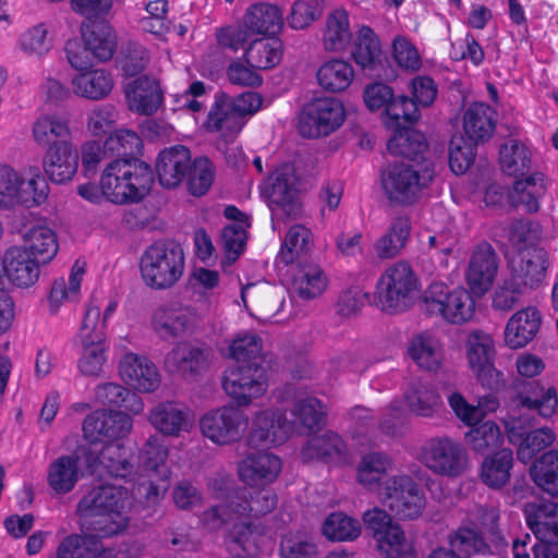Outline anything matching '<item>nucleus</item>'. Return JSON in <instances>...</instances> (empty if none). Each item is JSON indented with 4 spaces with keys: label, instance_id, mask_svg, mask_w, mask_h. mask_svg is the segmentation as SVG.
Listing matches in <instances>:
<instances>
[{
    "label": "nucleus",
    "instance_id": "f257e3e1",
    "mask_svg": "<svg viewBox=\"0 0 558 558\" xmlns=\"http://www.w3.org/2000/svg\"><path fill=\"white\" fill-rule=\"evenodd\" d=\"M155 174L141 159L111 160L101 174L102 187L116 204L141 202L150 192Z\"/></svg>",
    "mask_w": 558,
    "mask_h": 558
},
{
    "label": "nucleus",
    "instance_id": "f03ea898",
    "mask_svg": "<svg viewBox=\"0 0 558 558\" xmlns=\"http://www.w3.org/2000/svg\"><path fill=\"white\" fill-rule=\"evenodd\" d=\"M185 257L182 245L174 240H159L150 244L140 260L142 278L154 290L172 288L182 277Z\"/></svg>",
    "mask_w": 558,
    "mask_h": 558
},
{
    "label": "nucleus",
    "instance_id": "7ed1b4c3",
    "mask_svg": "<svg viewBox=\"0 0 558 558\" xmlns=\"http://www.w3.org/2000/svg\"><path fill=\"white\" fill-rule=\"evenodd\" d=\"M417 289L418 279L412 267L399 262L380 276L376 284V304L391 314L403 312L411 306Z\"/></svg>",
    "mask_w": 558,
    "mask_h": 558
},
{
    "label": "nucleus",
    "instance_id": "20e7f679",
    "mask_svg": "<svg viewBox=\"0 0 558 558\" xmlns=\"http://www.w3.org/2000/svg\"><path fill=\"white\" fill-rule=\"evenodd\" d=\"M420 310L430 316H441L451 324H463L474 315L475 303L463 288L450 289L442 282H433L425 291Z\"/></svg>",
    "mask_w": 558,
    "mask_h": 558
},
{
    "label": "nucleus",
    "instance_id": "39448f33",
    "mask_svg": "<svg viewBox=\"0 0 558 558\" xmlns=\"http://www.w3.org/2000/svg\"><path fill=\"white\" fill-rule=\"evenodd\" d=\"M299 177L290 163L278 167L265 182L263 194L275 218H296L301 211Z\"/></svg>",
    "mask_w": 558,
    "mask_h": 558
},
{
    "label": "nucleus",
    "instance_id": "423d86ee",
    "mask_svg": "<svg viewBox=\"0 0 558 558\" xmlns=\"http://www.w3.org/2000/svg\"><path fill=\"white\" fill-rule=\"evenodd\" d=\"M421 461L434 474L456 478L469 468L465 448L450 437H433L421 449Z\"/></svg>",
    "mask_w": 558,
    "mask_h": 558
},
{
    "label": "nucleus",
    "instance_id": "0eeeda50",
    "mask_svg": "<svg viewBox=\"0 0 558 558\" xmlns=\"http://www.w3.org/2000/svg\"><path fill=\"white\" fill-rule=\"evenodd\" d=\"M345 119L343 104L333 97H318L304 105L299 118V133L318 138L338 130Z\"/></svg>",
    "mask_w": 558,
    "mask_h": 558
},
{
    "label": "nucleus",
    "instance_id": "6e6552de",
    "mask_svg": "<svg viewBox=\"0 0 558 558\" xmlns=\"http://www.w3.org/2000/svg\"><path fill=\"white\" fill-rule=\"evenodd\" d=\"M432 179L433 171L427 165L420 170L404 162L389 166L381 175L388 199L401 205L412 204Z\"/></svg>",
    "mask_w": 558,
    "mask_h": 558
},
{
    "label": "nucleus",
    "instance_id": "1a4fd4ad",
    "mask_svg": "<svg viewBox=\"0 0 558 558\" xmlns=\"http://www.w3.org/2000/svg\"><path fill=\"white\" fill-rule=\"evenodd\" d=\"M222 387L238 407H247L267 390L266 368L258 361L236 363L225 372Z\"/></svg>",
    "mask_w": 558,
    "mask_h": 558
},
{
    "label": "nucleus",
    "instance_id": "9d476101",
    "mask_svg": "<svg viewBox=\"0 0 558 558\" xmlns=\"http://www.w3.org/2000/svg\"><path fill=\"white\" fill-rule=\"evenodd\" d=\"M363 521L376 541V547L385 558H415L412 546L405 541L403 531L392 522L383 509L373 508L364 512Z\"/></svg>",
    "mask_w": 558,
    "mask_h": 558
},
{
    "label": "nucleus",
    "instance_id": "9b49d317",
    "mask_svg": "<svg viewBox=\"0 0 558 558\" xmlns=\"http://www.w3.org/2000/svg\"><path fill=\"white\" fill-rule=\"evenodd\" d=\"M379 497L400 519H415L422 514L425 507L424 493L418 484L404 474L386 478Z\"/></svg>",
    "mask_w": 558,
    "mask_h": 558
},
{
    "label": "nucleus",
    "instance_id": "f8f14e48",
    "mask_svg": "<svg viewBox=\"0 0 558 558\" xmlns=\"http://www.w3.org/2000/svg\"><path fill=\"white\" fill-rule=\"evenodd\" d=\"M240 407L226 405L206 413L199 422L203 435L217 445L240 440L247 418Z\"/></svg>",
    "mask_w": 558,
    "mask_h": 558
},
{
    "label": "nucleus",
    "instance_id": "ddd939ff",
    "mask_svg": "<svg viewBox=\"0 0 558 558\" xmlns=\"http://www.w3.org/2000/svg\"><path fill=\"white\" fill-rule=\"evenodd\" d=\"M292 430L284 412L268 409L255 414L246 441L252 448H268L286 442Z\"/></svg>",
    "mask_w": 558,
    "mask_h": 558
},
{
    "label": "nucleus",
    "instance_id": "4468645a",
    "mask_svg": "<svg viewBox=\"0 0 558 558\" xmlns=\"http://www.w3.org/2000/svg\"><path fill=\"white\" fill-rule=\"evenodd\" d=\"M512 391L511 401L517 408L536 411L543 418H550L557 412V389L545 387L539 379H514Z\"/></svg>",
    "mask_w": 558,
    "mask_h": 558
},
{
    "label": "nucleus",
    "instance_id": "2eb2a0df",
    "mask_svg": "<svg viewBox=\"0 0 558 558\" xmlns=\"http://www.w3.org/2000/svg\"><path fill=\"white\" fill-rule=\"evenodd\" d=\"M213 355L204 342L181 341L167 353L165 364L171 372L196 378L209 368Z\"/></svg>",
    "mask_w": 558,
    "mask_h": 558
},
{
    "label": "nucleus",
    "instance_id": "dca6fc26",
    "mask_svg": "<svg viewBox=\"0 0 558 558\" xmlns=\"http://www.w3.org/2000/svg\"><path fill=\"white\" fill-rule=\"evenodd\" d=\"M132 420L128 413L114 410H97L83 422V435L90 444L118 440L129 434Z\"/></svg>",
    "mask_w": 558,
    "mask_h": 558
},
{
    "label": "nucleus",
    "instance_id": "f3484780",
    "mask_svg": "<svg viewBox=\"0 0 558 558\" xmlns=\"http://www.w3.org/2000/svg\"><path fill=\"white\" fill-rule=\"evenodd\" d=\"M262 104L263 98L256 92H245L231 98L227 93L219 90L208 112L207 123L213 130H222L233 116L241 118L254 114Z\"/></svg>",
    "mask_w": 558,
    "mask_h": 558
},
{
    "label": "nucleus",
    "instance_id": "a211bd4d",
    "mask_svg": "<svg viewBox=\"0 0 558 558\" xmlns=\"http://www.w3.org/2000/svg\"><path fill=\"white\" fill-rule=\"evenodd\" d=\"M192 167L191 150L184 145H173L159 151L155 170L159 184L172 190L180 186Z\"/></svg>",
    "mask_w": 558,
    "mask_h": 558
},
{
    "label": "nucleus",
    "instance_id": "6ab92c4d",
    "mask_svg": "<svg viewBox=\"0 0 558 558\" xmlns=\"http://www.w3.org/2000/svg\"><path fill=\"white\" fill-rule=\"evenodd\" d=\"M131 499L122 487L99 485L89 489L76 506L82 522L109 509H131Z\"/></svg>",
    "mask_w": 558,
    "mask_h": 558
},
{
    "label": "nucleus",
    "instance_id": "aec40b11",
    "mask_svg": "<svg viewBox=\"0 0 558 558\" xmlns=\"http://www.w3.org/2000/svg\"><path fill=\"white\" fill-rule=\"evenodd\" d=\"M499 258L494 247L483 242L473 251L468 266L466 280L471 291L483 295L493 286L498 272Z\"/></svg>",
    "mask_w": 558,
    "mask_h": 558
},
{
    "label": "nucleus",
    "instance_id": "412c9836",
    "mask_svg": "<svg viewBox=\"0 0 558 558\" xmlns=\"http://www.w3.org/2000/svg\"><path fill=\"white\" fill-rule=\"evenodd\" d=\"M526 525L541 543L558 544V502L534 500L524 504Z\"/></svg>",
    "mask_w": 558,
    "mask_h": 558
},
{
    "label": "nucleus",
    "instance_id": "4be33fe9",
    "mask_svg": "<svg viewBox=\"0 0 558 558\" xmlns=\"http://www.w3.org/2000/svg\"><path fill=\"white\" fill-rule=\"evenodd\" d=\"M518 253L519 258L510 262L511 277L525 289H537L544 282L549 267L547 251L534 247Z\"/></svg>",
    "mask_w": 558,
    "mask_h": 558
},
{
    "label": "nucleus",
    "instance_id": "5701e85b",
    "mask_svg": "<svg viewBox=\"0 0 558 558\" xmlns=\"http://www.w3.org/2000/svg\"><path fill=\"white\" fill-rule=\"evenodd\" d=\"M80 155L73 141L49 147L43 158V168L47 178L56 184L73 180L78 169Z\"/></svg>",
    "mask_w": 558,
    "mask_h": 558
},
{
    "label": "nucleus",
    "instance_id": "b1692460",
    "mask_svg": "<svg viewBox=\"0 0 558 558\" xmlns=\"http://www.w3.org/2000/svg\"><path fill=\"white\" fill-rule=\"evenodd\" d=\"M199 322L197 312L191 306L159 310L153 319L155 331L163 340L183 337L195 331Z\"/></svg>",
    "mask_w": 558,
    "mask_h": 558
},
{
    "label": "nucleus",
    "instance_id": "393cba45",
    "mask_svg": "<svg viewBox=\"0 0 558 558\" xmlns=\"http://www.w3.org/2000/svg\"><path fill=\"white\" fill-rule=\"evenodd\" d=\"M43 264L20 246L10 247L3 258L2 268L9 281L19 288L34 286L40 275Z\"/></svg>",
    "mask_w": 558,
    "mask_h": 558
},
{
    "label": "nucleus",
    "instance_id": "a878e982",
    "mask_svg": "<svg viewBox=\"0 0 558 558\" xmlns=\"http://www.w3.org/2000/svg\"><path fill=\"white\" fill-rule=\"evenodd\" d=\"M121 378L132 388L151 392L160 383V375L156 365L145 356L126 353L119 364Z\"/></svg>",
    "mask_w": 558,
    "mask_h": 558
},
{
    "label": "nucleus",
    "instance_id": "bb28decb",
    "mask_svg": "<svg viewBox=\"0 0 558 558\" xmlns=\"http://www.w3.org/2000/svg\"><path fill=\"white\" fill-rule=\"evenodd\" d=\"M81 33L84 44L97 61L106 62L112 58L117 38L106 20L87 17L81 25Z\"/></svg>",
    "mask_w": 558,
    "mask_h": 558
},
{
    "label": "nucleus",
    "instance_id": "cd10ccee",
    "mask_svg": "<svg viewBox=\"0 0 558 558\" xmlns=\"http://www.w3.org/2000/svg\"><path fill=\"white\" fill-rule=\"evenodd\" d=\"M241 299L250 311L247 302L263 319H269L278 314L284 304L283 291L268 282L248 283L241 289Z\"/></svg>",
    "mask_w": 558,
    "mask_h": 558
},
{
    "label": "nucleus",
    "instance_id": "c85d7f7f",
    "mask_svg": "<svg viewBox=\"0 0 558 558\" xmlns=\"http://www.w3.org/2000/svg\"><path fill=\"white\" fill-rule=\"evenodd\" d=\"M232 510L239 515L262 517L277 506V495L266 487L248 486L234 492L231 496Z\"/></svg>",
    "mask_w": 558,
    "mask_h": 558
},
{
    "label": "nucleus",
    "instance_id": "c756f323",
    "mask_svg": "<svg viewBox=\"0 0 558 558\" xmlns=\"http://www.w3.org/2000/svg\"><path fill=\"white\" fill-rule=\"evenodd\" d=\"M281 466L279 457L268 452H258L246 457L239 464V476L247 486L267 485L276 480Z\"/></svg>",
    "mask_w": 558,
    "mask_h": 558
},
{
    "label": "nucleus",
    "instance_id": "7c9ffc66",
    "mask_svg": "<svg viewBox=\"0 0 558 558\" xmlns=\"http://www.w3.org/2000/svg\"><path fill=\"white\" fill-rule=\"evenodd\" d=\"M542 316L536 307H526L514 313L505 328V342L510 349H521L537 335Z\"/></svg>",
    "mask_w": 558,
    "mask_h": 558
},
{
    "label": "nucleus",
    "instance_id": "2f4dec72",
    "mask_svg": "<svg viewBox=\"0 0 558 558\" xmlns=\"http://www.w3.org/2000/svg\"><path fill=\"white\" fill-rule=\"evenodd\" d=\"M125 94L130 108L146 116L155 113L163 100L159 83L146 75L134 80Z\"/></svg>",
    "mask_w": 558,
    "mask_h": 558
},
{
    "label": "nucleus",
    "instance_id": "473e14b6",
    "mask_svg": "<svg viewBox=\"0 0 558 558\" xmlns=\"http://www.w3.org/2000/svg\"><path fill=\"white\" fill-rule=\"evenodd\" d=\"M243 23L252 36H275L282 29L284 19L277 5L262 2L253 4L246 10Z\"/></svg>",
    "mask_w": 558,
    "mask_h": 558
},
{
    "label": "nucleus",
    "instance_id": "72a5a7b5",
    "mask_svg": "<svg viewBox=\"0 0 558 558\" xmlns=\"http://www.w3.org/2000/svg\"><path fill=\"white\" fill-rule=\"evenodd\" d=\"M496 111L488 105L474 102L463 116V129L475 144L488 141L496 128Z\"/></svg>",
    "mask_w": 558,
    "mask_h": 558
},
{
    "label": "nucleus",
    "instance_id": "f704fd0d",
    "mask_svg": "<svg viewBox=\"0 0 558 558\" xmlns=\"http://www.w3.org/2000/svg\"><path fill=\"white\" fill-rule=\"evenodd\" d=\"M73 93L89 100L106 98L113 88V78L104 69H86L72 78Z\"/></svg>",
    "mask_w": 558,
    "mask_h": 558
},
{
    "label": "nucleus",
    "instance_id": "c9c22d12",
    "mask_svg": "<svg viewBox=\"0 0 558 558\" xmlns=\"http://www.w3.org/2000/svg\"><path fill=\"white\" fill-rule=\"evenodd\" d=\"M513 462V451L509 448L487 454L481 465V481L493 489L505 487L510 480Z\"/></svg>",
    "mask_w": 558,
    "mask_h": 558
},
{
    "label": "nucleus",
    "instance_id": "e433bc0d",
    "mask_svg": "<svg viewBox=\"0 0 558 558\" xmlns=\"http://www.w3.org/2000/svg\"><path fill=\"white\" fill-rule=\"evenodd\" d=\"M130 509H109L80 522L81 529L98 541L122 533L130 523Z\"/></svg>",
    "mask_w": 558,
    "mask_h": 558
},
{
    "label": "nucleus",
    "instance_id": "4c0bfd02",
    "mask_svg": "<svg viewBox=\"0 0 558 558\" xmlns=\"http://www.w3.org/2000/svg\"><path fill=\"white\" fill-rule=\"evenodd\" d=\"M546 190L545 175L534 172L526 178L517 179L509 197L513 206L522 205L525 211L534 214L539 210V199L545 195Z\"/></svg>",
    "mask_w": 558,
    "mask_h": 558
},
{
    "label": "nucleus",
    "instance_id": "58836bf2",
    "mask_svg": "<svg viewBox=\"0 0 558 558\" xmlns=\"http://www.w3.org/2000/svg\"><path fill=\"white\" fill-rule=\"evenodd\" d=\"M326 283V277L317 264L299 260L293 271L292 287L301 299L312 300L317 298L325 290Z\"/></svg>",
    "mask_w": 558,
    "mask_h": 558
},
{
    "label": "nucleus",
    "instance_id": "ea45409f",
    "mask_svg": "<svg viewBox=\"0 0 558 558\" xmlns=\"http://www.w3.org/2000/svg\"><path fill=\"white\" fill-rule=\"evenodd\" d=\"M95 397L102 405L121 409L124 413L138 414L144 408V403L136 392L116 383L97 386Z\"/></svg>",
    "mask_w": 558,
    "mask_h": 558
},
{
    "label": "nucleus",
    "instance_id": "a19ab883",
    "mask_svg": "<svg viewBox=\"0 0 558 558\" xmlns=\"http://www.w3.org/2000/svg\"><path fill=\"white\" fill-rule=\"evenodd\" d=\"M387 149L391 155L418 160L427 150V142L422 132L412 126H403L393 131V135L387 143Z\"/></svg>",
    "mask_w": 558,
    "mask_h": 558
},
{
    "label": "nucleus",
    "instance_id": "79ce46f5",
    "mask_svg": "<svg viewBox=\"0 0 558 558\" xmlns=\"http://www.w3.org/2000/svg\"><path fill=\"white\" fill-rule=\"evenodd\" d=\"M20 247L28 251L31 256L46 265L56 256L59 245L52 229L46 226H35L26 231L24 245Z\"/></svg>",
    "mask_w": 558,
    "mask_h": 558
},
{
    "label": "nucleus",
    "instance_id": "37998d69",
    "mask_svg": "<svg viewBox=\"0 0 558 558\" xmlns=\"http://www.w3.org/2000/svg\"><path fill=\"white\" fill-rule=\"evenodd\" d=\"M35 142L47 150L49 147L60 146L72 141V133L68 122L56 116L39 118L33 126Z\"/></svg>",
    "mask_w": 558,
    "mask_h": 558
},
{
    "label": "nucleus",
    "instance_id": "c03bdc74",
    "mask_svg": "<svg viewBox=\"0 0 558 558\" xmlns=\"http://www.w3.org/2000/svg\"><path fill=\"white\" fill-rule=\"evenodd\" d=\"M351 54L363 70L374 71L381 63L380 41L369 26L363 25L359 29Z\"/></svg>",
    "mask_w": 558,
    "mask_h": 558
},
{
    "label": "nucleus",
    "instance_id": "a18cd8bd",
    "mask_svg": "<svg viewBox=\"0 0 558 558\" xmlns=\"http://www.w3.org/2000/svg\"><path fill=\"white\" fill-rule=\"evenodd\" d=\"M318 84L327 92L345 90L354 78V70L349 61L331 59L324 62L316 73Z\"/></svg>",
    "mask_w": 558,
    "mask_h": 558
},
{
    "label": "nucleus",
    "instance_id": "49530a36",
    "mask_svg": "<svg viewBox=\"0 0 558 558\" xmlns=\"http://www.w3.org/2000/svg\"><path fill=\"white\" fill-rule=\"evenodd\" d=\"M533 482L551 497L558 498V450L550 449L530 466Z\"/></svg>",
    "mask_w": 558,
    "mask_h": 558
},
{
    "label": "nucleus",
    "instance_id": "de8ad7c7",
    "mask_svg": "<svg viewBox=\"0 0 558 558\" xmlns=\"http://www.w3.org/2000/svg\"><path fill=\"white\" fill-rule=\"evenodd\" d=\"M80 480L77 457L63 454L57 458L48 469L47 481L57 494L70 493Z\"/></svg>",
    "mask_w": 558,
    "mask_h": 558
},
{
    "label": "nucleus",
    "instance_id": "09e8293b",
    "mask_svg": "<svg viewBox=\"0 0 558 558\" xmlns=\"http://www.w3.org/2000/svg\"><path fill=\"white\" fill-rule=\"evenodd\" d=\"M411 231V221L407 216L395 218L387 232L375 243V251L379 258H392L405 246Z\"/></svg>",
    "mask_w": 558,
    "mask_h": 558
},
{
    "label": "nucleus",
    "instance_id": "8fccbe9b",
    "mask_svg": "<svg viewBox=\"0 0 558 558\" xmlns=\"http://www.w3.org/2000/svg\"><path fill=\"white\" fill-rule=\"evenodd\" d=\"M102 468L112 477L125 478L135 472L131 448L120 441H110L102 447Z\"/></svg>",
    "mask_w": 558,
    "mask_h": 558
},
{
    "label": "nucleus",
    "instance_id": "3c124183",
    "mask_svg": "<svg viewBox=\"0 0 558 558\" xmlns=\"http://www.w3.org/2000/svg\"><path fill=\"white\" fill-rule=\"evenodd\" d=\"M311 236L312 232L306 227L292 226L284 238L277 260L284 265L307 260L306 254L310 251Z\"/></svg>",
    "mask_w": 558,
    "mask_h": 558
},
{
    "label": "nucleus",
    "instance_id": "603ef678",
    "mask_svg": "<svg viewBox=\"0 0 558 558\" xmlns=\"http://www.w3.org/2000/svg\"><path fill=\"white\" fill-rule=\"evenodd\" d=\"M345 453L347 446L344 441L333 432L312 437L304 451L306 457L325 462L342 461L345 459Z\"/></svg>",
    "mask_w": 558,
    "mask_h": 558
},
{
    "label": "nucleus",
    "instance_id": "864d4df0",
    "mask_svg": "<svg viewBox=\"0 0 558 558\" xmlns=\"http://www.w3.org/2000/svg\"><path fill=\"white\" fill-rule=\"evenodd\" d=\"M149 421L163 435L178 436L186 429L185 413L173 402H162L151 409Z\"/></svg>",
    "mask_w": 558,
    "mask_h": 558
},
{
    "label": "nucleus",
    "instance_id": "5fc2aeb1",
    "mask_svg": "<svg viewBox=\"0 0 558 558\" xmlns=\"http://www.w3.org/2000/svg\"><path fill=\"white\" fill-rule=\"evenodd\" d=\"M244 57L253 69H271L281 61L282 43L279 39H255L246 48Z\"/></svg>",
    "mask_w": 558,
    "mask_h": 558
},
{
    "label": "nucleus",
    "instance_id": "6e6d98bb",
    "mask_svg": "<svg viewBox=\"0 0 558 558\" xmlns=\"http://www.w3.org/2000/svg\"><path fill=\"white\" fill-rule=\"evenodd\" d=\"M421 118L415 101L405 95L392 97L385 109L384 124L389 130L412 126Z\"/></svg>",
    "mask_w": 558,
    "mask_h": 558
},
{
    "label": "nucleus",
    "instance_id": "4d7b16f0",
    "mask_svg": "<svg viewBox=\"0 0 558 558\" xmlns=\"http://www.w3.org/2000/svg\"><path fill=\"white\" fill-rule=\"evenodd\" d=\"M104 147L113 160L140 159L143 141L134 131L119 130L104 141Z\"/></svg>",
    "mask_w": 558,
    "mask_h": 558
},
{
    "label": "nucleus",
    "instance_id": "13d9d810",
    "mask_svg": "<svg viewBox=\"0 0 558 558\" xmlns=\"http://www.w3.org/2000/svg\"><path fill=\"white\" fill-rule=\"evenodd\" d=\"M352 33L349 28V17L344 10H335L328 14L323 35L324 47L328 51L344 50L351 43Z\"/></svg>",
    "mask_w": 558,
    "mask_h": 558
},
{
    "label": "nucleus",
    "instance_id": "bf43d9fd",
    "mask_svg": "<svg viewBox=\"0 0 558 558\" xmlns=\"http://www.w3.org/2000/svg\"><path fill=\"white\" fill-rule=\"evenodd\" d=\"M101 550L96 536L71 534L61 541L50 558H99Z\"/></svg>",
    "mask_w": 558,
    "mask_h": 558
},
{
    "label": "nucleus",
    "instance_id": "052dcab7",
    "mask_svg": "<svg viewBox=\"0 0 558 558\" xmlns=\"http://www.w3.org/2000/svg\"><path fill=\"white\" fill-rule=\"evenodd\" d=\"M410 410L421 416H430L440 403L437 390L427 381L414 380L405 392Z\"/></svg>",
    "mask_w": 558,
    "mask_h": 558
},
{
    "label": "nucleus",
    "instance_id": "680f3d73",
    "mask_svg": "<svg viewBox=\"0 0 558 558\" xmlns=\"http://www.w3.org/2000/svg\"><path fill=\"white\" fill-rule=\"evenodd\" d=\"M450 548L462 558H470L473 555L492 554L482 533L470 527H459L448 536Z\"/></svg>",
    "mask_w": 558,
    "mask_h": 558
},
{
    "label": "nucleus",
    "instance_id": "e2e57ef3",
    "mask_svg": "<svg viewBox=\"0 0 558 558\" xmlns=\"http://www.w3.org/2000/svg\"><path fill=\"white\" fill-rule=\"evenodd\" d=\"M499 155L501 170L506 174L514 177L515 180L533 173L530 153L525 145L518 142L511 146L502 145Z\"/></svg>",
    "mask_w": 558,
    "mask_h": 558
},
{
    "label": "nucleus",
    "instance_id": "0e129e2a",
    "mask_svg": "<svg viewBox=\"0 0 558 558\" xmlns=\"http://www.w3.org/2000/svg\"><path fill=\"white\" fill-rule=\"evenodd\" d=\"M408 353L421 368L436 371L440 366L441 353L437 341L432 336L425 333L414 336L409 342Z\"/></svg>",
    "mask_w": 558,
    "mask_h": 558
},
{
    "label": "nucleus",
    "instance_id": "69168bd1",
    "mask_svg": "<svg viewBox=\"0 0 558 558\" xmlns=\"http://www.w3.org/2000/svg\"><path fill=\"white\" fill-rule=\"evenodd\" d=\"M502 439L499 426L493 421L474 426L465 434L470 448L480 454L494 452L502 444Z\"/></svg>",
    "mask_w": 558,
    "mask_h": 558
},
{
    "label": "nucleus",
    "instance_id": "338daca9",
    "mask_svg": "<svg viewBox=\"0 0 558 558\" xmlns=\"http://www.w3.org/2000/svg\"><path fill=\"white\" fill-rule=\"evenodd\" d=\"M323 535L329 541L347 542L359 537L360 523L342 512H332L324 521Z\"/></svg>",
    "mask_w": 558,
    "mask_h": 558
},
{
    "label": "nucleus",
    "instance_id": "774afa93",
    "mask_svg": "<svg viewBox=\"0 0 558 558\" xmlns=\"http://www.w3.org/2000/svg\"><path fill=\"white\" fill-rule=\"evenodd\" d=\"M556 439V434L550 427H534V429L517 447V458L520 462L527 464L536 456L550 447Z\"/></svg>",
    "mask_w": 558,
    "mask_h": 558
}]
</instances>
